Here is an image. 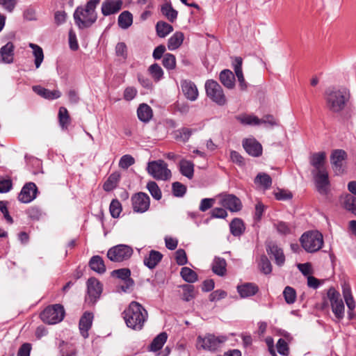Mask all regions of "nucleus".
Masks as SVG:
<instances>
[{
    "label": "nucleus",
    "instance_id": "f257e3e1",
    "mask_svg": "<svg viewBox=\"0 0 356 356\" xmlns=\"http://www.w3.org/2000/svg\"><path fill=\"white\" fill-rule=\"evenodd\" d=\"M122 315L127 327L135 330H140L148 317L147 310L136 301H132L129 304Z\"/></svg>",
    "mask_w": 356,
    "mask_h": 356
},
{
    "label": "nucleus",
    "instance_id": "f03ea898",
    "mask_svg": "<svg viewBox=\"0 0 356 356\" xmlns=\"http://www.w3.org/2000/svg\"><path fill=\"white\" fill-rule=\"evenodd\" d=\"M100 0H88L86 6H78L74 13L75 24L79 29L90 27L97 19L95 10Z\"/></svg>",
    "mask_w": 356,
    "mask_h": 356
},
{
    "label": "nucleus",
    "instance_id": "7ed1b4c3",
    "mask_svg": "<svg viewBox=\"0 0 356 356\" xmlns=\"http://www.w3.org/2000/svg\"><path fill=\"white\" fill-rule=\"evenodd\" d=\"M326 105L332 112L338 113L343 109L348 96L345 90L329 88L325 90Z\"/></svg>",
    "mask_w": 356,
    "mask_h": 356
},
{
    "label": "nucleus",
    "instance_id": "20e7f679",
    "mask_svg": "<svg viewBox=\"0 0 356 356\" xmlns=\"http://www.w3.org/2000/svg\"><path fill=\"white\" fill-rule=\"evenodd\" d=\"M300 242L302 248L307 252H315L323 246V235L317 231L305 233L300 238Z\"/></svg>",
    "mask_w": 356,
    "mask_h": 356
},
{
    "label": "nucleus",
    "instance_id": "39448f33",
    "mask_svg": "<svg viewBox=\"0 0 356 356\" xmlns=\"http://www.w3.org/2000/svg\"><path fill=\"white\" fill-rule=\"evenodd\" d=\"M65 309L63 305L55 304L47 307L41 313V320L47 324H56L60 322L65 316Z\"/></svg>",
    "mask_w": 356,
    "mask_h": 356
},
{
    "label": "nucleus",
    "instance_id": "423d86ee",
    "mask_svg": "<svg viewBox=\"0 0 356 356\" xmlns=\"http://www.w3.org/2000/svg\"><path fill=\"white\" fill-rule=\"evenodd\" d=\"M207 95L213 102L220 106L227 103V99L220 85L213 79L207 80L205 83Z\"/></svg>",
    "mask_w": 356,
    "mask_h": 356
},
{
    "label": "nucleus",
    "instance_id": "0eeeda50",
    "mask_svg": "<svg viewBox=\"0 0 356 356\" xmlns=\"http://www.w3.org/2000/svg\"><path fill=\"white\" fill-rule=\"evenodd\" d=\"M147 170L151 176L157 180L165 181L171 177V172L168 168L167 163L163 160L149 162Z\"/></svg>",
    "mask_w": 356,
    "mask_h": 356
},
{
    "label": "nucleus",
    "instance_id": "6e6552de",
    "mask_svg": "<svg viewBox=\"0 0 356 356\" xmlns=\"http://www.w3.org/2000/svg\"><path fill=\"white\" fill-rule=\"evenodd\" d=\"M133 248L127 245H115L107 252V257L113 262H122L128 260L133 254Z\"/></svg>",
    "mask_w": 356,
    "mask_h": 356
},
{
    "label": "nucleus",
    "instance_id": "1a4fd4ad",
    "mask_svg": "<svg viewBox=\"0 0 356 356\" xmlns=\"http://www.w3.org/2000/svg\"><path fill=\"white\" fill-rule=\"evenodd\" d=\"M227 337L225 335H215L208 334L204 337H199L197 338L198 343L204 350L210 351H216L221 348L222 345L227 341Z\"/></svg>",
    "mask_w": 356,
    "mask_h": 356
},
{
    "label": "nucleus",
    "instance_id": "9d476101",
    "mask_svg": "<svg viewBox=\"0 0 356 356\" xmlns=\"http://www.w3.org/2000/svg\"><path fill=\"white\" fill-rule=\"evenodd\" d=\"M103 291L102 283L95 277H90L87 281V295L85 301L90 305H95L100 298Z\"/></svg>",
    "mask_w": 356,
    "mask_h": 356
},
{
    "label": "nucleus",
    "instance_id": "9b49d317",
    "mask_svg": "<svg viewBox=\"0 0 356 356\" xmlns=\"http://www.w3.org/2000/svg\"><path fill=\"white\" fill-rule=\"evenodd\" d=\"M327 294L334 316L338 319H342L344 316L345 308L343 302L340 298V293L332 287L329 289Z\"/></svg>",
    "mask_w": 356,
    "mask_h": 356
},
{
    "label": "nucleus",
    "instance_id": "f8f14e48",
    "mask_svg": "<svg viewBox=\"0 0 356 356\" xmlns=\"http://www.w3.org/2000/svg\"><path fill=\"white\" fill-rule=\"evenodd\" d=\"M131 200L133 210L136 213H144L149 208L150 198L145 193H136L132 195Z\"/></svg>",
    "mask_w": 356,
    "mask_h": 356
},
{
    "label": "nucleus",
    "instance_id": "ddd939ff",
    "mask_svg": "<svg viewBox=\"0 0 356 356\" xmlns=\"http://www.w3.org/2000/svg\"><path fill=\"white\" fill-rule=\"evenodd\" d=\"M347 157L346 152L343 149H335L332 152L330 160L332 169L336 175L343 174L346 170L344 161Z\"/></svg>",
    "mask_w": 356,
    "mask_h": 356
},
{
    "label": "nucleus",
    "instance_id": "4468645a",
    "mask_svg": "<svg viewBox=\"0 0 356 356\" xmlns=\"http://www.w3.org/2000/svg\"><path fill=\"white\" fill-rule=\"evenodd\" d=\"M313 174L317 191L323 195H327L330 191V184L327 170L313 172Z\"/></svg>",
    "mask_w": 356,
    "mask_h": 356
},
{
    "label": "nucleus",
    "instance_id": "2eb2a0df",
    "mask_svg": "<svg viewBox=\"0 0 356 356\" xmlns=\"http://www.w3.org/2000/svg\"><path fill=\"white\" fill-rule=\"evenodd\" d=\"M111 276L120 279L124 284L120 286L124 292L129 291L134 285V281L131 278V270L129 268H120L111 272Z\"/></svg>",
    "mask_w": 356,
    "mask_h": 356
},
{
    "label": "nucleus",
    "instance_id": "dca6fc26",
    "mask_svg": "<svg viewBox=\"0 0 356 356\" xmlns=\"http://www.w3.org/2000/svg\"><path fill=\"white\" fill-rule=\"evenodd\" d=\"M220 204L232 212L238 211L242 208L239 198L232 194H222L220 195Z\"/></svg>",
    "mask_w": 356,
    "mask_h": 356
},
{
    "label": "nucleus",
    "instance_id": "f3484780",
    "mask_svg": "<svg viewBox=\"0 0 356 356\" xmlns=\"http://www.w3.org/2000/svg\"><path fill=\"white\" fill-rule=\"evenodd\" d=\"M38 188L33 182L26 183L18 195V200L23 203H29L36 197Z\"/></svg>",
    "mask_w": 356,
    "mask_h": 356
},
{
    "label": "nucleus",
    "instance_id": "a211bd4d",
    "mask_svg": "<svg viewBox=\"0 0 356 356\" xmlns=\"http://www.w3.org/2000/svg\"><path fill=\"white\" fill-rule=\"evenodd\" d=\"M266 252L271 257H273L275 264L277 266H282L284 265L285 262V256L282 249L278 247L277 245L273 242H269L266 245Z\"/></svg>",
    "mask_w": 356,
    "mask_h": 356
},
{
    "label": "nucleus",
    "instance_id": "6ab92c4d",
    "mask_svg": "<svg viewBox=\"0 0 356 356\" xmlns=\"http://www.w3.org/2000/svg\"><path fill=\"white\" fill-rule=\"evenodd\" d=\"M122 0H105L102 4V13L104 16H108L118 13L122 8Z\"/></svg>",
    "mask_w": 356,
    "mask_h": 356
},
{
    "label": "nucleus",
    "instance_id": "aec40b11",
    "mask_svg": "<svg viewBox=\"0 0 356 356\" xmlns=\"http://www.w3.org/2000/svg\"><path fill=\"white\" fill-rule=\"evenodd\" d=\"M181 90L185 97L191 100L195 101L198 97V90L195 84L190 80H182L181 81Z\"/></svg>",
    "mask_w": 356,
    "mask_h": 356
},
{
    "label": "nucleus",
    "instance_id": "412c9836",
    "mask_svg": "<svg viewBox=\"0 0 356 356\" xmlns=\"http://www.w3.org/2000/svg\"><path fill=\"white\" fill-rule=\"evenodd\" d=\"M243 146L246 152L252 156H259L262 154V146L255 139H245L243 141Z\"/></svg>",
    "mask_w": 356,
    "mask_h": 356
},
{
    "label": "nucleus",
    "instance_id": "4be33fe9",
    "mask_svg": "<svg viewBox=\"0 0 356 356\" xmlns=\"http://www.w3.org/2000/svg\"><path fill=\"white\" fill-rule=\"evenodd\" d=\"M93 320V314L86 312L81 317L79 321V330L83 338L88 337V330L90 329Z\"/></svg>",
    "mask_w": 356,
    "mask_h": 356
},
{
    "label": "nucleus",
    "instance_id": "5701e85b",
    "mask_svg": "<svg viewBox=\"0 0 356 356\" xmlns=\"http://www.w3.org/2000/svg\"><path fill=\"white\" fill-rule=\"evenodd\" d=\"M343 296L346 302V304L348 308V318L349 319H353L356 314L354 312L355 308V302L351 293V289L349 286H343Z\"/></svg>",
    "mask_w": 356,
    "mask_h": 356
},
{
    "label": "nucleus",
    "instance_id": "b1692460",
    "mask_svg": "<svg viewBox=\"0 0 356 356\" xmlns=\"http://www.w3.org/2000/svg\"><path fill=\"white\" fill-rule=\"evenodd\" d=\"M32 90L39 96L48 100L56 99L61 96V92L58 90H50L40 86H33Z\"/></svg>",
    "mask_w": 356,
    "mask_h": 356
},
{
    "label": "nucleus",
    "instance_id": "393cba45",
    "mask_svg": "<svg viewBox=\"0 0 356 356\" xmlns=\"http://www.w3.org/2000/svg\"><path fill=\"white\" fill-rule=\"evenodd\" d=\"M237 291L243 298L255 295L259 291L258 286L252 282H247L237 286Z\"/></svg>",
    "mask_w": 356,
    "mask_h": 356
},
{
    "label": "nucleus",
    "instance_id": "a878e982",
    "mask_svg": "<svg viewBox=\"0 0 356 356\" xmlns=\"http://www.w3.org/2000/svg\"><path fill=\"white\" fill-rule=\"evenodd\" d=\"M243 60L241 57H236L233 63L234 70L239 83V87L241 90H245L248 85L245 81L242 71Z\"/></svg>",
    "mask_w": 356,
    "mask_h": 356
},
{
    "label": "nucleus",
    "instance_id": "bb28decb",
    "mask_svg": "<svg viewBox=\"0 0 356 356\" xmlns=\"http://www.w3.org/2000/svg\"><path fill=\"white\" fill-rule=\"evenodd\" d=\"M162 258L163 254L160 252L152 250L145 257L143 263L148 268L153 269L161 261Z\"/></svg>",
    "mask_w": 356,
    "mask_h": 356
},
{
    "label": "nucleus",
    "instance_id": "cd10ccee",
    "mask_svg": "<svg viewBox=\"0 0 356 356\" xmlns=\"http://www.w3.org/2000/svg\"><path fill=\"white\" fill-rule=\"evenodd\" d=\"M0 56L2 63H11L13 62L14 44L13 42H8L0 49Z\"/></svg>",
    "mask_w": 356,
    "mask_h": 356
},
{
    "label": "nucleus",
    "instance_id": "c85d7f7f",
    "mask_svg": "<svg viewBox=\"0 0 356 356\" xmlns=\"http://www.w3.org/2000/svg\"><path fill=\"white\" fill-rule=\"evenodd\" d=\"M326 159V154L324 152L314 153L311 155L309 161L311 165L315 168L316 172L319 170H326L323 165Z\"/></svg>",
    "mask_w": 356,
    "mask_h": 356
},
{
    "label": "nucleus",
    "instance_id": "c756f323",
    "mask_svg": "<svg viewBox=\"0 0 356 356\" xmlns=\"http://www.w3.org/2000/svg\"><path fill=\"white\" fill-rule=\"evenodd\" d=\"M137 115L141 122L147 123L153 116L152 109L147 104H140L137 109Z\"/></svg>",
    "mask_w": 356,
    "mask_h": 356
},
{
    "label": "nucleus",
    "instance_id": "7c9ffc66",
    "mask_svg": "<svg viewBox=\"0 0 356 356\" xmlns=\"http://www.w3.org/2000/svg\"><path fill=\"white\" fill-rule=\"evenodd\" d=\"M219 79L222 84L228 89L234 88L235 76L229 70H224L220 73Z\"/></svg>",
    "mask_w": 356,
    "mask_h": 356
},
{
    "label": "nucleus",
    "instance_id": "2f4dec72",
    "mask_svg": "<svg viewBox=\"0 0 356 356\" xmlns=\"http://www.w3.org/2000/svg\"><path fill=\"white\" fill-rule=\"evenodd\" d=\"M179 171L181 174L188 179H192L194 175V164L192 161L181 159L179 161Z\"/></svg>",
    "mask_w": 356,
    "mask_h": 356
},
{
    "label": "nucleus",
    "instance_id": "473e14b6",
    "mask_svg": "<svg viewBox=\"0 0 356 356\" xmlns=\"http://www.w3.org/2000/svg\"><path fill=\"white\" fill-rule=\"evenodd\" d=\"M90 268L97 273L103 274L106 271V266L103 259L99 256H93L89 261Z\"/></svg>",
    "mask_w": 356,
    "mask_h": 356
},
{
    "label": "nucleus",
    "instance_id": "72a5a7b5",
    "mask_svg": "<svg viewBox=\"0 0 356 356\" xmlns=\"http://www.w3.org/2000/svg\"><path fill=\"white\" fill-rule=\"evenodd\" d=\"M184 35L182 32H175L168 41V48L169 50H175L178 49L183 43Z\"/></svg>",
    "mask_w": 356,
    "mask_h": 356
},
{
    "label": "nucleus",
    "instance_id": "f704fd0d",
    "mask_svg": "<svg viewBox=\"0 0 356 356\" xmlns=\"http://www.w3.org/2000/svg\"><path fill=\"white\" fill-rule=\"evenodd\" d=\"M230 232L234 236H240L245 231V225L240 218H234L229 224Z\"/></svg>",
    "mask_w": 356,
    "mask_h": 356
},
{
    "label": "nucleus",
    "instance_id": "c9c22d12",
    "mask_svg": "<svg viewBox=\"0 0 356 356\" xmlns=\"http://www.w3.org/2000/svg\"><path fill=\"white\" fill-rule=\"evenodd\" d=\"M167 339L168 335L165 332H161L158 334L150 343L149 347V350L156 352L161 350L166 342Z\"/></svg>",
    "mask_w": 356,
    "mask_h": 356
},
{
    "label": "nucleus",
    "instance_id": "e433bc0d",
    "mask_svg": "<svg viewBox=\"0 0 356 356\" xmlns=\"http://www.w3.org/2000/svg\"><path fill=\"white\" fill-rule=\"evenodd\" d=\"M133 23V15L127 10L123 11L118 16V24L122 29H127Z\"/></svg>",
    "mask_w": 356,
    "mask_h": 356
},
{
    "label": "nucleus",
    "instance_id": "4c0bfd02",
    "mask_svg": "<svg viewBox=\"0 0 356 356\" xmlns=\"http://www.w3.org/2000/svg\"><path fill=\"white\" fill-rule=\"evenodd\" d=\"M226 266L227 263L225 259L215 257L212 264V270L215 274L223 276L226 273Z\"/></svg>",
    "mask_w": 356,
    "mask_h": 356
},
{
    "label": "nucleus",
    "instance_id": "58836bf2",
    "mask_svg": "<svg viewBox=\"0 0 356 356\" xmlns=\"http://www.w3.org/2000/svg\"><path fill=\"white\" fill-rule=\"evenodd\" d=\"M161 12L172 23L177 18L178 12L172 8L171 3H164L161 6Z\"/></svg>",
    "mask_w": 356,
    "mask_h": 356
},
{
    "label": "nucleus",
    "instance_id": "ea45409f",
    "mask_svg": "<svg viewBox=\"0 0 356 356\" xmlns=\"http://www.w3.org/2000/svg\"><path fill=\"white\" fill-rule=\"evenodd\" d=\"M120 175L118 172L110 175L107 180L103 185V189L106 192H110L115 188L120 181Z\"/></svg>",
    "mask_w": 356,
    "mask_h": 356
},
{
    "label": "nucleus",
    "instance_id": "a19ab883",
    "mask_svg": "<svg viewBox=\"0 0 356 356\" xmlns=\"http://www.w3.org/2000/svg\"><path fill=\"white\" fill-rule=\"evenodd\" d=\"M29 47L33 49V54L35 57V65L39 68L44 60V53L42 49L38 44L29 43Z\"/></svg>",
    "mask_w": 356,
    "mask_h": 356
},
{
    "label": "nucleus",
    "instance_id": "79ce46f5",
    "mask_svg": "<svg viewBox=\"0 0 356 356\" xmlns=\"http://www.w3.org/2000/svg\"><path fill=\"white\" fill-rule=\"evenodd\" d=\"M156 31L159 37L165 38L173 31V27L165 22L159 21L156 23Z\"/></svg>",
    "mask_w": 356,
    "mask_h": 356
},
{
    "label": "nucleus",
    "instance_id": "37998d69",
    "mask_svg": "<svg viewBox=\"0 0 356 356\" xmlns=\"http://www.w3.org/2000/svg\"><path fill=\"white\" fill-rule=\"evenodd\" d=\"M58 121L62 129H67L70 124V117L66 108L61 106L58 111Z\"/></svg>",
    "mask_w": 356,
    "mask_h": 356
},
{
    "label": "nucleus",
    "instance_id": "c03bdc74",
    "mask_svg": "<svg viewBox=\"0 0 356 356\" xmlns=\"http://www.w3.org/2000/svg\"><path fill=\"white\" fill-rule=\"evenodd\" d=\"M236 120L244 125L260 124V119L253 115L242 114L236 116Z\"/></svg>",
    "mask_w": 356,
    "mask_h": 356
},
{
    "label": "nucleus",
    "instance_id": "a18cd8bd",
    "mask_svg": "<svg viewBox=\"0 0 356 356\" xmlns=\"http://www.w3.org/2000/svg\"><path fill=\"white\" fill-rule=\"evenodd\" d=\"M180 275L183 280L188 283H193L197 280V273L188 267H183L181 269Z\"/></svg>",
    "mask_w": 356,
    "mask_h": 356
},
{
    "label": "nucleus",
    "instance_id": "49530a36",
    "mask_svg": "<svg viewBox=\"0 0 356 356\" xmlns=\"http://www.w3.org/2000/svg\"><path fill=\"white\" fill-rule=\"evenodd\" d=\"M344 208L356 216V197L348 194L343 202Z\"/></svg>",
    "mask_w": 356,
    "mask_h": 356
},
{
    "label": "nucleus",
    "instance_id": "de8ad7c7",
    "mask_svg": "<svg viewBox=\"0 0 356 356\" xmlns=\"http://www.w3.org/2000/svg\"><path fill=\"white\" fill-rule=\"evenodd\" d=\"M162 64L163 67L168 70H172L176 67V58L175 56L170 53L165 54L163 60Z\"/></svg>",
    "mask_w": 356,
    "mask_h": 356
},
{
    "label": "nucleus",
    "instance_id": "09e8293b",
    "mask_svg": "<svg viewBox=\"0 0 356 356\" xmlns=\"http://www.w3.org/2000/svg\"><path fill=\"white\" fill-rule=\"evenodd\" d=\"M254 181L257 184H259L264 189H268L272 184L271 177L266 173L258 174Z\"/></svg>",
    "mask_w": 356,
    "mask_h": 356
},
{
    "label": "nucleus",
    "instance_id": "8fccbe9b",
    "mask_svg": "<svg viewBox=\"0 0 356 356\" xmlns=\"http://www.w3.org/2000/svg\"><path fill=\"white\" fill-rule=\"evenodd\" d=\"M147 188L152 197L156 200H160L162 197V193L158 184L153 181H150L147 184Z\"/></svg>",
    "mask_w": 356,
    "mask_h": 356
},
{
    "label": "nucleus",
    "instance_id": "3c124183",
    "mask_svg": "<svg viewBox=\"0 0 356 356\" xmlns=\"http://www.w3.org/2000/svg\"><path fill=\"white\" fill-rule=\"evenodd\" d=\"M259 267L261 272L265 275H268L272 272V265L266 255L261 257Z\"/></svg>",
    "mask_w": 356,
    "mask_h": 356
},
{
    "label": "nucleus",
    "instance_id": "603ef678",
    "mask_svg": "<svg viewBox=\"0 0 356 356\" xmlns=\"http://www.w3.org/2000/svg\"><path fill=\"white\" fill-rule=\"evenodd\" d=\"M181 287L183 289L182 298L184 300L188 302L195 297V291L193 285L184 284Z\"/></svg>",
    "mask_w": 356,
    "mask_h": 356
},
{
    "label": "nucleus",
    "instance_id": "864d4df0",
    "mask_svg": "<svg viewBox=\"0 0 356 356\" xmlns=\"http://www.w3.org/2000/svg\"><path fill=\"white\" fill-rule=\"evenodd\" d=\"M284 300L287 304H293L296 300V291L291 286H286L283 291Z\"/></svg>",
    "mask_w": 356,
    "mask_h": 356
},
{
    "label": "nucleus",
    "instance_id": "5fc2aeb1",
    "mask_svg": "<svg viewBox=\"0 0 356 356\" xmlns=\"http://www.w3.org/2000/svg\"><path fill=\"white\" fill-rule=\"evenodd\" d=\"M148 70L152 78L156 81H159L163 76V70L157 63L151 65Z\"/></svg>",
    "mask_w": 356,
    "mask_h": 356
},
{
    "label": "nucleus",
    "instance_id": "6e6d98bb",
    "mask_svg": "<svg viewBox=\"0 0 356 356\" xmlns=\"http://www.w3.org/2000/svg\"><path fill=\"white\" fill-rule=\"evenodd\" d=\"M193 130L189 128L184 127L177 131L176 138L183 142H186L190 138Z\"/></svg>",
    "mask_w": 356,
    "mask_h": 356
},
{
    "label": "nucleus",
    "instance_id": "4d7b16f0",
    "mask_svg": "<svg viewBox=\"0 0 356 356\" xmlns=\"http://www.w3.org/2000/svg\"><path fill=\"white\" fill-rule=\"evenodd\" d=\"M109 210L113 218H118L122 211L120 202L118 200H113L110 204Z\"/></svg>",
    "mask_w": 356,
    "mask_h": 356
},
{
    "label": "nucleus",
    "instance_id": "13d9d810",
    "mask_svg": "<svg viewBox=\"0 0 356 356\" xmlns=\"http://www.w3.org/2000/svg\"><path fill=\"white\" fill-rule=\"evenodd\" d=\"M172 193L175 197H183L186 192V187L179 181L172 183Z\"/></svg>",
    "mask_w": 356,
    "mask_h": 356
},
{
    "label": "nucleus",
    "instance_id": "bf43d9fd",
    "mask_svg": "<svg viewBox=\"0 0 356 356\" xmlns=\"http://www.w3.org/2000/svg\"><path fill=\"white\" fill-rule=\"evenodd\" d=\"M274 226L277 231L281 234L287 235L291 233V227L290 225L285 222L279 221L277 223H275Z\"/></svg>",
    "mask_w": 356,
    "mask_h": 356
},
{
    "label": "nucleus",
    "instance_id": "052dcab7",
    "mask_svg": "<svg viewBox=\"0 0 356 356\" xmlns=\"http://www.w3.org/2000/svg\"><path fill=\"white\" fill-rule=\"evenodd\" d=\"M135 163L134 158L129 155L125 154L122 156L119 161V166L123 169H127Z\"/></svg>",
    "mask_w": 356,
    "mask_h": 356
},
{
    "label": "nucleus",
    "instance_id": "680f3d73",
    "mask_svg": "<svg viewBox=\"0 0 356 356\" xmlns=\"http://www.w3.org/2000/svg\"><path fill=\"white\" fill-rule=\"evenodd\" d=\"M264 124L266 127H270L279 125L277 120L272 115H264L261 119H260V124Z\"/></svg>",
    "mask_w": 356,
    "mask_h": 356
},
{
    "label": "nucleus",
    "instance_id": "e2e57ef3",
    "mask_svg": "<svg viewBox=\"0 0 356 356\" xmlns=\"http://www.w3.org/2000/svg\"><path fill=\"white\" fill-rule=\"evenodd\" d=\"M26 213L31 220H38L42 216V213L38 208L32 207L26 211Z\"/></svg>",
    "mask_w": 356,
    "mask_h": 356
},
{
    "label": "nucleus",
    "instance_id": "0e129e2a",
    "mask_svg": "<svg viewBox=\"0 0 356 356\" xmlns=\"http://www.w3.org/2000/svg\"><path fill=\"white\" fill-rule=\"evenodd\" d=\"M176 257V262L179 266H183L186 264L188 261L186 254L184 250L179 249L175 252Z\"/></svg>",
    "mask_w": 356,
    "mask_h": 356
},
{
    "label": "nucleus",
    "instance_id": "69168bd1",
    "mask_svg": "<svg viewBox=\"0 0 356 356\" xmlns=\"http://www.w3.org/2000/svg\"><path fill=\"white\" fill-rule=\"evenodd\" d=\"M277 349L278 353L282 355H288L289 353V346L286 341L280 339L277 343Z\"/></svg>",
    "mask_w": 356,
    "mask_h": 356
},
{
    "label": "nucleus",
    "instance_id": "338daca9",
    "mask_svg": "<svg viewBox=\"0 0 356 356\" xmlns=\"http://www.w3.org/2000/svg\"><path fill=\"white\" fill-rule=\"evenodd\" d=\"M17 3V0H0V5L8 12L12 13Z\"/></svg>",
    "mask_w": 356,
    "mask_h": 356
},
{
    "label": "nucleus",
    "instance_id": "774afa93",
    "mask_svg": "<svg viewBox=\"0 0 356 356\" xmlns=\"http://www.w3.org/2000/svg\"><path fill=\"white\" fill-rule=\"evenodd\" d=\"M32 345L29 343H24L19 348L17 356H30Z\"/></svg>",
    "mask_w": 356,
    "mask_h": 356
}]
</instances>
